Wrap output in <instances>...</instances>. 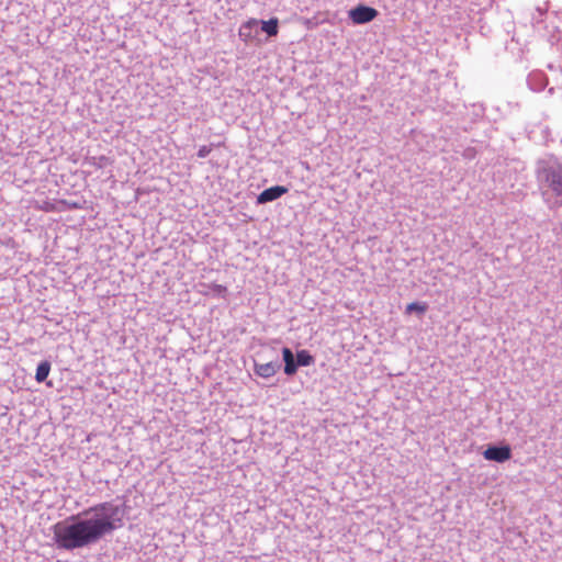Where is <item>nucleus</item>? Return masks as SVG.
I'll return each instance as SVG.
<instances>
[{
	"mask_svg": "<svg viewBox=\"0 0 562 562\" xmlns=\"http://www.w3.org/2000/svg\"><path fill=\"white\" fill-rule=\"evenodd\" d=\"M379 12L372 7L359 4L348 12L349 19L353 24H366L373 21L378 16Z\"/></svg>",
	"mask_w": 562,
	"mask_h": 562,
	"instance_id": "obj_3",
	"label": "nucleus"
},
{
	"mask_svg": "<svg viewBox=\"0 0 562 562\" xmlns=\"http://www.w3.org/2000/svg\"><path fill=\"white\" fill-rule=\"evenodd\" d=\"M297 366L299 364L295 361L284 363V373L286 375H293L297 370Z\"/></svg>",
	"mask_w": 562,
	"mask_h": 562,
	"instance_id": "obj_14",
	"label": "nucleus"
},
{
	"mask_svg": "<svg viewBox=\"0 0 562 562\" xmlns=\"http://www.w3.org/2000/svg\"><path fill=\"white\" fill-rule=\"evenodd\" d=\"M211 153V147L209 146H202L200 147L199 151H198V156L200 158H204L206 157L209 154Z\"/></svg>",
	"mask_w": 562,
	"mask_h": 562,
	"instance_id": "obj_17",
	"label": "nucleus"
},
{
	"mask_svg": "<svg viewBox=\"0 0 562 562\" xmlns=\"http://www.w3.org/2000/svg\"><path fill=\"white\" fill-rule=\"evenodd\" d=\"M82 514V519L71 517L70 524L58 522L53 527L54 541L59 549L87 547L123 527L120 507L110 502L97 504Z\"/></svg>",
	"mask_w": 562,
	"mask_h": 562,
	"instance_id": "obj_1",
	"label": "nucleus"
},
{
	"mask_svg": "<svg viewBox=\"0 0 562 562\" xmlns=\"http://www.w3.org/2000/svg\"><path fill=\"white\" fill-rule=\"evenodd\" d=\"M50 372V363L48 361L41 362L35 372V380L41 383L44 382Z\"/></svg>",
	"mask_w": 562,
	"mask_h": 562,
	"instance_id": "obj_10",
	"label": "nucleus"
},
{
	"mask_svg": "<svg viewBox=\"0 0 562 562\" xmlns=\"http://www.w3.org/2000/svg\"><path fill=\"white\" fill-rule=\"evenodd\" d=\"M60 206L66 210H79L82 209V204L77 201L60 200Z\"/></svg>",
	"mask_w": 562,
	"mask_h": 562,
	"instance_id": "obj_13",
	"label": "nucleus"
},
{
	"mask_svg": "<svg viewBox=\"0 0 562 562\" xmlns=\"http://www.w3.org/2000/svg\"><path fill=\"white\" fill-rule=\"evenodd\" d=\"M296 362L299 366L307 367L314 363V357L303 349L296 352Z\"/></svg>",
	"mask_w": 562,
	"mask_h": 562,
	"instance_id": "obj_11",
	"label": "nucleus"
},
{
	"mask_svg": "<svg viewBox=\"0 0 562 562\" xmlns=\"http://www.w3.org/2000/svg\"><path fill=\"white\" fill-rule=\"evenodd\" d=\"M211 289L217 294H225L227 292V288L222 284H212Z\"/></svg>",
	"mask_w": 562,
	"mask_h": 562,
	"instance_id": "obj_16",
	"label": "nucleus"
},
{
	"mask_svg": "<svg viewBox=\"0 0 562 562\" xmlns=\"http://www.w3.org/2000/svg\"><path fill=\"white\" fill-rule=\"evenodd\" d=\"M288 192V188L283 186H274L268 189H265L258 196L257 203L265 204L271 201H274L281 198L283 194Z\"/></svg>",
	"mask_w": 562,
	"mask_h": 562,
	"instance_id": "obj_6",
	"label": "nucleus"
},
{
	"mask_svg": "<svg viewBox=\"0 0 562 562\" xmlns=\"http://www.w3.org/2000/svg\"><path fill=\"white\" fill-rule=\"evenodd\" d=\"M484 459L488 461H495V462H505L510 459L512 457V449L509 446H502L496 447L492 446L484 450L483 452Z\"/></svg>",
	"mask_w": 562,
	"mask_h": 562,
	"instance_id": "obj_4",
	"label": "nucleus"
},
{
	"mask_svg": "<svg viewBox=\"0 0 562 562\" xmlns=\"http://www.w3.org/2000/svg\"><path fill=\"white\" fill-rule=\"evenodd\" d=\"M282 357H283L284 363L294 361V356L290 348L285 347L282 349Z\"/></svg>",
	"mask_w": 562,
	"mask_h": 562,
	"instance_id": "obj_15",
	"label": "nucleus"
},
{
	"mask_svg": "<svg viewBox=\"0 0 562 562\" xmlns=\"http://www.w3.org/2000/svg\"><path fill=\"white\" fill-rule=\"evenodd\" d=\"M258 25L259 21L257 19H248L245 21L238 30V36L239 38L245 43L248 44L252 42L257 35H258Z\"/></svg>",
	"mask_w": 562,
	"mask_h": 562,
	"instance_id": "obj_5",
	"label": "nucleus"
},
{
	"mask_svg": "<svg viewBox=\"0 0 562 562\" xmlns=\"http://www.w3.org/2000/svg\"><path fill=\"white\" fill-rule=\"evenodd\" d=\"M428 306L426 303H419V302H412L406 305L405 313L412 314L413 312H416L418 314H424L427 311Z\"/></svg>",
	"mask_w": 562,
	"mask_h": 562,
	"instance_id": "obj_12",
	"label": "nucleus"
},
{
	"mask_svg": "<svg viewBox=\"0 0 562 562\" xmlns=\"http://www.w3.org/2000/svg\"><path fill=\"white\" fill-rule=\"evenodd\" d=\"M33 207L43 212H63L65 207L60 206V200L58 201H35Z\"/></svg>",
	"mask_w": 562,
	"mask_h": 562,
	"instance_id": "obj_8",
	"label": "nucleus"
},
{
	"mask_svg": "<svg viewBox=\"0 0 562 562\" xmlns=\"http://www.w3.org/2000/svg\"><path fill=\"white\" fill-rule=\"evenodd\" d=\"M546 182L548 183L549 189L552 193L558 198L557 203L559 205L562 204V166H557L547 169L546 171Z\"/></svg>",
	"mask_w": 562,
	"mask_h": 562,
	"instance_id": "obj_2",
	"label": "nucleus"
},
{
	"mask_svg": "<svg viewBox=\"0 0 562 562\" xmlns=\"http://www.w3.org/2000/svg\"><path fill=\"white\" fill-rule=\"evenodd\" d=\"M261 25V31L265 32L268 36L273 37L279 33V20L277 18H271L268 21H259Z\"/></svg>",
	"mask_w": 562,
	"mask_h": 562,
	"instance_id": "obj_9",
	"label": "nucleus"
},
{
	"mask_svg": "<svg viewBox=\"0 0 562 562\" xmlns=\"http://www.w3.org/2000/svg\"><path fill=\"white\" fill-rule=\"evenodd\" d=\"M279 366L274 362L256 363L255 372L257 375L268 379L277 373Z\"/></svg>",
	"mask_w": 562,
	"mask_h": 562,
	"instance_id": "obj_7",
	"label": "nucleus"
}]
</instances>
